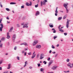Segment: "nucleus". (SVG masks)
Here are the masks:
<instances>
[{
	"label": "nucleus",
	"instance_id": "obj_22",
	"mask_svg": "<svg viewBox=\"0 0 73 73\" xmlns=\"http://www.w3.org/2000/svg\"><path fill=\"white\" fill-rule=\"evenodd\" d=\"M13 29V27H11L9 31V32H12V31Z\"/></svg>",
	"mask_w": 73,
	"mask_h": 73
},
{
	"label": "nucleus",
	"instance_id": "obj_12",
	"mask_svg": "<svg viewBox=\"0 0 73 73\" xmlns=\"http://www.w3.org/2000/svg\"><path fill=\"white\" fill-rule=\"evenodd\" d=\"M26 5L27 6H29V5L31 6V5H32V3H29L27 2L26 3Z\"/></svg>",
	"mask_w": 73,
	"mask_h": 73
},
{
	"label": "nucleus",
	"instance_id": "obj_58",
	"mask_svg": "<svg viewBox=\"0 0 73 73\" xmlns=\"http://www.w3.org/2000/svg\"><path fill=\"white\" fill-rule=\"evenodd\" d=\"M60 27H61V25H59V27H58V29H60Z\"/></svg>",
	"mask_w": 73,
	"mask_h": 73
},
{
	"label": "nucleus",
	"instance_id": "obj_47",
	"mask_svg": "<svg viewBox=\"0 0 73 73\" xmlns=\"http://www.w3.org/2000/svg\"><path fill=\"white\" fill-rule=\"evenodd\" d=\"M21 8H24V6H22L21 7Z\"/></svg>",
	"mask_w": 73,
	"mask_h": 73
},
{
	"label": "nucleus",
	"instance_id": "obj_42",
	"mask_svg": "<svg viewBox=\"0 0 73 73\" xmlns=\"http://www.w3.org/2000/svg\"><path fill=\"white\" fill-rule=\"evenodd\" d=\"M28 54H29V55H31L32 53L31 52H29L28 53Z\"/></svg>",
	"mask_w": 73,
	"mask_h": 73
},
{
	"label": "nucleus",
	"instance_id": "obj_56",
	"mask_svg": "<svg viewBox=\"0 0 73 73\" xmlns=\"http://www.w3.org/2000/svg\"><path fill=\"white\" fill-rule=\"evenodd\" d=\"M0 70H2V68L1 67H0Z\"/></svg>",
	"mask_w": 73,
	"mask_h": 73
},
{
	"label": "nucleus",
	"instance_id": "obj_53",
	"mask_svg": "<svg viewBox=\"0 0 73 73\" xmlns=\"http://www.w3.org/2000/svg\"><path fill=\"white\" fill-rule=\"evenodd\" d=\"M7 24H9L10 23V22H8V21H7Z\"/></svg>",
	"mask_w": 73,
	"mask_h": 73
},
{
	"label": "nucleus",
	"instance_id": "obj_29",
	"mask_svg": "<svg viewBox=\"0 0 73 73\" xmlns=\"http://www.w3.org/2000/svg\"><path fill=\"white\" fill-rule=\"evenodd\" d=\"M66 17H67V15H65L63 17V19H65L66 18Z\"/></svg>",
	"mask_w": 73,
	"mask_h": 73
},
{
	"label": "nucleus",
	"instance_id": "obj_30",
	"mask_svg": "<svg viewBox=\"0 0 73 73\" xmlns=\"http://www.w3.org/2000/svg\"><path fill=\"white\" fill-rule=\"evenodd\" d=\"M17 59L18 60H20V57L19 56H17Z\"/></svg>",
	"mask_w": 73,
	"mask_h": 73
},
{
	"label": "nucleus",
	"instance_id": "obj_62",
	"mask_svg": "<svg viewBox=\"0 0 73 73\" xmlns=\"http://www.w3.org/2000/svg\"><path fill=\"white\" fill-rule=\"evenodd\" d=\"M39 1H40L39 0H38L37 3H38V2H39Z\"/></svg>",
	"mask_w": 73,
	"mask_h": 73
},
{
	"label": "nucleus",
	"instance_id": "obj_32",
	"mask_svg": "<svg viewBox=\"0 0 73 73\" xmlns=\"http://www.w3.org/2000/svg\"><path fill=\"white\" fill-rule=\"evenodd\" d=\"M17 27H18V28H19V27H20V25L19 24H17Z\"/></svg>",
	"mask_w": 73,
	"mask_h": 73
},
{
	"label": "nucleus",
	"instance_id": "obj_5",
	"mask_svg": "<svg viewBox=\"0 0 73 73\" xmlns=\"http://www.w3.org/2000/svg\"><path fill=\"white\" fill-rule=\"evenodd\" d=\"M44 54H40V60H42L43 58H44Z\"/></svg>",
	"mask_w": 73,
	"mask_h": 73
},
{
	"label": "nucleus",
	"instance_id": "obj_34",
	"mask_svg": "<svg viewBox=\"0 0 73 73\" xmlns=\"http://www.w3.org/2000/svg\"><path fill=\"white\" fill-rule=\"evenodd\" d=\"M6 11H9V9L8 8H6Z\"/></svg>",
	"mask_w": 73,
	"mask_h": 73
},
{
	"label": "nucleus",
	"instance_id": "obj_48",
	"mask_svg": "<svg viewBox=\"0 0 73 73\" xmlns=\"http://www.w3.org/2000/svg\"><path fill=\"white\" fill-rule=\"evenodd\" d=\"M27 55V52H25V56L26 55Z\"/></svg>",
	"mask_w": 73,
	"mask_h": 73
},
{
	"label": "nucleus",
	"instance_id": "obj_20",
	"mask_svg": "<svg viewBox=\"0 0 73 73\" xmlns=\"http://www.w3.org/2000/svg\"><path fill=\"white\" fill-rule=\"evenodd\" d=\"M52 31H53V33H55L56 32V30H55V29L54 28H52Z\"/></svg>",
	"mask_w": 73,
	"mask_h": 73
},
{
	"label": "nucleus",
	"instance_id": "obj_51",
	"mask_svg": "<svg viewBox=\"0 0 73 73\" xmlns=\"http://www.w3.org/2000/svg\"><path fill=\"white\" fill-rule=\"evenodd\" d=\"M7 19V20H9V17H7V18H6Z\"/></svg>",
	"mask_w": 73,
	"mask_h": 73
},
{
	"label": "nucleus",
	"instance_id": "obj_50",
	"mask_svg": "<svg viewBox=\"0 0 73 73\" xmlns=\"http://www.w3.org/2000/svg\"><path fill=\"white\" fill-rule=\"evenodd\" d=\"M24 24V23H21V25H23Z\"/></svg>",
	"mask_w": 73,
	"mask_h": 73
},
{
	"label": "nucleus",
	"instance_id": "obj_57",
	"mask_svg": "<svg viewBox=\"0 0 73 73\" xmlns=\"http://www.w3.org/2000/svg\"><path fill=\"white\" fill-rule=\"evenodd\" d=\"M25 63V65H27V61H26Z\"/></svg>",
	"mask_w": 73,
	"mask_h": 73
},
{
	"label": "nucleus",
	"instance_id": "obj_27",
	"mask_svg": "<svg viewBox=\"0 0 73 73\" xmlns=\"http://www.w3.org/2000/svg\"><path fill=\"white\" fill-rule=\"evenodd\" d=\"M3 47V43H0V48H2Z\"/></svg>",
	"mask_w": 73,
	"mask_h": 73
},
{
	"label": "nucleus",
	"instance_id": "obj_18",
	"mask_svg": "<svg viewBox=\"0 0 73 73\" xmlns=\"http://www.w3.org/2000/svg\"><path fill=\"white\" fill-rule=\"evenodd\" d=\"M52 25L53 24L50 23L49 24V27H50V28H53V25Z\"/></svg>",
	"mask_w": 73,
	"mask_h": 73
},
{
	"label": "nucleus",
	"instance_id": "obj_28",
	"mask_svg": "<svg viewBox=\"0 0 73 73\" xmlns=\"http://www.w3.org/2000/svg\"><path fill=\"white\" fill-rule=\"evenodd\" d=\"M39 56H40V54H38L36 56V58H38V57H39Z\"/></svg>",
	"mask_w": 73,
	"mask_h": 73
},
{
	"label": "nucleus",
	"instance_id": "obj_54",
	"mask_svg": "<svg viewBox=\"0 0 73 73\" xmlns=\"http://www.w3.org/2000/svg\"><path fill=\"white\" fill-rule=\"evenodd\" d=\"M49 52V53H51V52H52V50H50Z\"/></svg>",
	"mask_w": 73,
	"mask_h": 73
},
{
	"label": "nucleus",
	"instance_id": "obj_55",
	"mask_svg": "<svg viewBox=\"0 0 73 73\" xmlns=\"http://www.w3.org/2000/svg\"><path fill=\"white\" fill-rule=\"evenodd\" d=\"M29 68L30 69H32V66H30Z\"/></svg>",
	"mask_w": 73,
	"mask_h": 73
},
{
	"label": "nucleus",
	"instance_id": "obj_14",
	"mask_svg": "<svg viewBox=\"0 0 73 73\" xmlns=\"http://www.w3.org/2000/svg\"><path fill=\"white\" fill-rule=\"evenodd\" d=\"M8 67L7 68V69H10V68H11V64H9L8 65Z\"/></svg>",
	"mask_w": 73,
	"mask_h": 73
},
{
	"label": "nucleus",
	"instance_id": "obj_10",
	"mask_svg": "<svg viewBox=\"0 0 73 73\" xmlns=\"http://www.w3.org/2000/svg\"><path fill=\"white\" fill-rule=\"evenodd\" d=\"M57 68V66H52V68L51 69H52L53 70H56V69Z\"/></svg>",
	"mask_w": 73,
	"mask_h": 73
},
{
	"label": "nucleus",
	"instance_id": "obj_60",
	"mask_svg": "<svg viewBox=\"0 0 73 73\" xmlns=\"http://www.w3.org/2000/svg\"><path fill=\"white\" fill-rule=\"evenodd\" d=\"M9 33H7V36H9Z\"/></svg>",
	"mask_w": 73,
	"mask_h": 73
},
{
	"label": "nucleus",
	"instance_id": "obj_17",
	"mask_svg": "<svg viewBox=\"0 0 73 73\" xmlns=\"http://www.w3.org/2000/svg\"><path fill=\"white\" fill-rule=\"evenodd\" d=\"M24 45L25 46H27V44L25 42L21 44V45Z\"/></svg>",
	"mask_w": 73,
	"mask_h": 73
},
{
	"label": "nucleus",
	"instance_id": "obj_4",
	"mask_svg": "<svg viewBox=\"0 0 73 73\" xmlns=\"http://www.w3.org/2000/svg\"><path fill=\"white\" fill-rule=\"evenodd\" d=\"M16 34H13L12 36L13 41V42H15V38H16Z\"/></svg>",
	"mask_w": 73,
	"mask_h": 73
},
{
	"label": "nucleus",
	"instance_id": "obj_36",
	"mask_svg": "<svg viewBox=\"0 0 73 73\" xmlns=\"http://www.w3.org/2000/svg\"><path fill=\"white\" fill-rule=\"evenodd\" d=\"M38 6V5L37 4V5H35V8H37Z\"/></svg>",
	"mask_w": 73,
	"mask_h": 73
},
{
	"label": "nucleus",
	"instance_id": "obj_52",
	"mask_svg": "<svg viewBox=\"0 0 73 73\" xmlns=\"http://www.w3.org/2000/svg\"><path fill=\"white\" fill-rule=\"evenodd\" d=\"M56 46H57V47H58V46H59V44H57V45Z\"/></svg>",
	"mask_w": 73,
	"mask_h": 73
},
{
	"label": "nucleus",
	"instance_id": "obj_43",
	"mask_svg": "<svg viewBox=\"0 0 73 73\" xmlns=\"http://www.w3.org/2000/svg\"><path fill=\"white\" fill-rule=\"evenodd\" d=\"M50 58H48L47 59L48 61H50Z\"/></svg>",
	"mask_w": 73,
	"mask_h": 73
},
{
	"label": "nucleus",
	"instance_id": "obj_9",
	"mask_svg": "<svg viewBox=\"0 0 73 73\" xmlns=\"http://www.w3.org/2000/svg\"><path fill=\"white\" fill-rule=\"evenodd\" d=\"M3 28V24H0V31L1 32L2 31V29Z\"/></svg>",
	"mask_w": 73,
	"mask_h": 73
},
{
	"label": "nucleus",
	"instance_id": "obj_15",
	"mask_svg": "<svg viewBox=\"0 0 73 73\" xmlns=\"http://www.w3.org/2000/svg\"><path fill=\"white\" fill-rule=\"evenodd\" d=\"M36 54H33V56L31 57L32 59L35 58V57H36Z\"/></svg>",
	"mask_w": 73,
	"mask_h": 73
},
{
	"label": "nucleus",
	"instance_id": "obj_16",
	"mask_svg": "<svg viewBox=\"0 0 73 73\" xmlns=\"http://www.w3.org/2000/svg\"><path fill=\"white\" fill-rule=\"evenodd\" d=\"M36 48H38V49H40L41 48V45H38L36 46Z\"/></svg>",
	"mask_w": 73,
	"mask_h": 73
},
{
	"label": "nucleus",
	"instance_id": "obj_11",
	"mask_svg": "<svg viewBox=\"0 0 73 73\" xmlns=\"http://www.w3.org/2000/svg\"><path fill=\"white\" fill-rule=\"evenodd\" d=\"M57 9H58V7H57L56 9V10L55 11V15L56 16H57V13H58V11H57Z\"/></svg>",
	"mask_w": 73,
	"mask_h": 73
},
{
	"label": "nucleus",
	"instance_id": "obj_3",
	"mask_svg": "<svg viewBox=\"0 0 73 73\" xmlns=\"http://www.w3.org/2000/svg\"><path fill=\"white\" fill-rule=\"evenodd\" d=\"M67 66H69L70 68H72L73 67V63L71 64L70 63H69L67 64Z\"/></svg>",
	"mask_w": 73,
	"mask_h": 73
},
{
	"label": "nucleus",
	"instance_id": "obj_13",
	"mask_svg": "<svg viewBox=\"0 0 73 73\" xmlns=\"http://www.w3.org/2000/svg\"><path fill=\"white\" fill-rule=\"evenodd\" d=\"M28 25L27 24H25L23 26V28H25V27L27 28L28 27V26H27Z\"/></svg>",
	"mask_w": 73,
	"mask_h": 73
},
{
	"label": "nucleus",
	"instance_id": "obj_2",
	"mask_svg": "<svg viewBox=\"0 0 73 73\" xmlns=\"http://www.w3.org/2000/svg\"><path fill=\"white\" fill-rule=\"evenodd\" d=\"M47 2H48L47 0H44L43 1V2H42V1H41L40 2V5L41 7L42 6V4L44 5H46V3Z\"/></svg>",
	"mask_w": 73,
	"mask_h": 73
},
{
	"label": "nucleus",
	"instance_id": "obj_19",
	"mask_svg": "<svg viewBox=\"0 0 73 73\" xmlns=\"http://www.w3.org/2000/svg\"><path fill=\"white\" fill-rule=\"evenodd\" d=\"M40 14V12L38 11H37L36 13V16H37V15H38Z\"/></svg>",
	"mask_w": 73,
	"mask_h": 73
},
{
	"label": "nucleus",
	"instance_id": "obj_38",
	"mask_svg": "<svg viewBox=\"0 0 73 73\" xmlns=\"http://www.w3.org/2000/svg\"><path fill=\"white\" fill-rule=\"evenodd\" d=\"M51 48H52V49H54V48H55V47H54V46L53 45H52Z\"/></svg>",
	"mask_w": 73,
	"mask_h": 73
},
{
	"label": "nucleus",
	"instance_id": "obj_39",
	"mask_svg": "<svg viewBox=\"0 0 73 73\" xmlns=\"http://www.w3.org/2000/svg\"><path fill=\"white\" fill-rule=\"evenodd\" d=\"M43 63H44V64H45V65L46 64V62L45 61H43Z\"/></svg>",
	"mask_w": 73,
	"mask_h": 73
},
{
	"label": "nucleus",
	"instance_id": "obj_31",
	"mask_svg": "<svg viewBox=\"0 0 73 73\" xmlns=\"http://www.w3.org/2000/svg\"><path fill=\"white\" fill-rule=\"evenodd\" d=\"M66 62H69V61H70V60L69 59H67L66 60Z\"/></svg>",
	"mask_w": 73,
	"mask_h": 73
},
{
	"label": "nucleus",
	"instance_id": "obj_33",
	"mask_svg": "<svg viewBox=\"0 0 73 73\" xmlns=\"http://www.w3.org/2000/svg\"><path fill=\"white\" fill-rule=\"evenodd\" d=\"M57 38V36H54V40H55L56 38Z\"/></svg>",
	"mask_w": 73,
	"mask_h": 73
},
{
	"label": "nucleus",
	"instance_id": "obj_41",
	"mask_svg": "<svg viewBox=\"0 0 73 73\" xmlns=\"http://www.w3.org/2000/svg\"><path fill=\"white\" fill-rule=\"evenodd\" d=\"M64 36H66V35H67V33H64Z\"/></svg>",
	"mask_w": 73,
	"mask_h": 73
},
{
	"label": "nucleus",
	"instance_id": "obj_23",
	"mask_svg": "<svg viewBox=\"0 0 73 73\" xmlns=\"http://www.w3.org/2000/svg\"><path fill=\"white\" fill-rule=\"evenodd\" d=\"M16 3L15 2H11L10 3V4L11 5H13V4H16Z\"/></svg>",
	"mask_w": 73,
	"mask_h": 73
},
{
	"label": "nucleus",
	"instance_id": "obj_21",
	"mask_svg": "<svg viewBox=\"0 0 73 73\" xmlns=\"http://www.w3.org/2000/svg\"><path fill=\"white\" fill-rule=\"evenodd\" d=\"M5 37H3L1 39L2 41H5Z\"/></svg>",
	"mask_w": 73,
	"mask_h": 73
},
{
	"label": "nucleus",
	"instance_id": "obj_59",
	"mask_svg": "<svg viewBox=\"0 0 73 73\" xmlns=\"http://www.w3.org/2000/svg\"><path fill=\"white\" fill-rule=\"evenodd\" d=\"M48 73H54L53 72H48Z\"/></svg>",
	"mask_w": 73,
	"mask_h": 73
},
{
	"label": "nucleus",
	"instance_id": "obj_49",
	"mask_svg": "<svg viewBox=\"0 0 73 73\" xmlns=\"http://www.w3.org/2000/svg\"><path fill=\"white\" fill-rule=\"evenodd\" d=\"M58 55V54H55V57H57V56Z\"/></svg>",
	"mask_w": 73,
	"mask_h": 73
},
{
	"label": "nucleus",
	"instance_id": "obj_45",
	"mask_svg": "<svg viewBox=\"0 0 73 73\" xmlns=\"http://www.w3.org/2000/svg\"><path fill=\"white\" fill-rule=\"evenodd\" d=\"M52 53L53 54H56V52L54 51L52 52Z\"/></svg>",
	"mask_w": 73,
	"mask_h": 73
},
{
	"label": "nucleus",
	"instance_id": "obj_61",
	"mask_svg": "<svg viewBox=\"0 0 73 73\" xmlns=\"http://www.w3.org/2000/svg\"><path fill=\"white\" fill-rule=\"evenodd\" d=\"M0 6L2 8H3V5H0Z\"/></svg>",
	"mask_w": 73,
	"mask_h": 73
},
{
	"label": "nucleus",
	"instance_id": "obj_63",
	"mask_svg": "<svg viewBox=\"0 0 73 73\" xmlns=\"http://www.w3.org/2000/svg\"><path fill=\"white\" fill-rule=\"evenodd\" d=\"M23 67H21V70H22V69H23Z\"/></svg>",
	"mask_w": 73,
	"mask_h": 73
},
{
	"label": "nucleus",
	"instance_id": "obj_26",
	"mask_svg": "<svg viewBox=\"0 0 73 73\" xmlns=\"http://www.w3.org/2000/svg\"><path fill=\"white\" fill-rule=\"evenodd\" d=\"M59 31L62 33L64 32V30L61 29H59Z\"/></svg>",
	"mask_w": 73,
	"mask_h": 73
},
{
	"label": "nucleus",
	"instance_id": "obj_64",
	"mask_svg": "<svg viewBox=\"0 0 73 73\" xmlns=\"http://www.w3.org/2000/svg\"><path fill=\"white\" fill-rule=\"evenodd\" d=\"M2 21V19H0V21Z\"/></svg>",
	"mask_w": 73,
	"mask_h": 73
},
{
	"label": "nucleus",
	"instance_id": "obj_6",
	"mask_svg": "<svg viewBox=\"0 0 73 73\" xmlns=\"http://www.w3.org/2000/svg\"><path fill=\"white\" fill-rule=\"evenodd\" d=\"M50 62H49L48 63V67H49L50 66V65L53 63V60H50Z\"/></svg>",
	"mask_w": 73,
	"mask_h": 73
},
{
	"label": "nucleus",
	"instance_id": "obj_7",
	"mask_svg": "<svg viewBox=\"0 0 73 73\" xmlns=\"http://www.w3.org/2000/svg\"><path fill=\"white\" fill-rule=\"evenodd\" d=\"M38 42V40H36V41H34L33 43V46H35V45H36V44H37Z\"/></svg>",
	"mask_w": 73,
	"mask_h": 73
},
{
	"label": "nucleus",
	"instance_id": "obj_1",
	"mask_svg": "<svg viewBox=\"0 0 73 73\" xmlns=\"http://www.w3.org/2000/svg\"><path fill=\"white\" fill-rule=\"evenodd\" d=\"M68 3H64V7L65 8L66 10V13H68L69 12V10L68 9Z\"/></svg>",
	"mask_w": 73,
	"mask_h": 73
},
{
	"label": "nucleus",
	"instance_id": "obj_40",
	"mask_svg": "<svg viewBox=\"0 0 73 73\" xmlns=\"http://www.w3.org/2000/svg\"><path fill=\"white\" fill-rule=\"evenodd\" d=\"M37 65L38 67H40V64H38Z\"/></svg>",
	"mask_w": 73,
	"mask_h": 73
},
{
	"label": "nucleus",
	"instance_id": "obj_44",
	"mask_svg": "<svg viewBox=\"0 0 73 73\" xmlns=\"http://www.w3.org/2000/svg\"><path fill=\"white\" fill-rule=\"evenodd\" d=\"M22 54H23V53H25V51H24V50L22 51Z\"/></svg>",
	"mask_w": 73,
	"mask_h": 73
},
{
	"label": "nucleus",
	"instance_id": "obj_24",
	"mask_svg": "<svg viewBox=\"0 0 73 73\" xmlns=\"http://www.w3.org/2000/svg\"><path fill=\"white\" fill-rule=\"evenodd\" d=\"M62 19V17H59L58 18V20H60Z\"/></svg>",
	"mask_w": 73,
	"mask_h": 73
},
{
	"label": "nucleus",
	"instance_id": "obj_8",
	"mask_svg": "<svg viewBox=\"0 0 73 73\" xmlns=\"http://www.w3.org/2000/svg\"><path fill=\"white\" fill-rule=\"evenodd\" d=\"M69 21H70V20H69L67 22L66 27L67 28H69Z\"/></svg>",
	"mask_w": 73,
	"mask_h": 73
},
{
	"label": "nucleus",
	"instance_id": "obj_25",
	"mask_svg": "<svg viewBox=\"0 0 73 73\" xmlns=\"http://www.w3.org/2000/svg\"><path fill=\"white\" fill-rule=\"evenodd\" d=\"M40 70L41 72H44V69L41 68L40 69Z\"/></svg>",
	"mask_w": 73,
	"mask_h": 73
},
{
	"label": "nucleus",
	"instance_id": "obj_35",
	"mask_svg": "<svg viewBox=\"0 0 73 73\" xmlns=\"http://www.w3.org/2000/svg\"><path fill=\"white\" fill-rule=\"evenodd\" d=\"M10 38V36L9 35H7V38H8V39H9Z\"/></svg>",
	"mask_w": 73,
	"mask_h": 73
},
{
	"label": "nucleus",
	"instance_id": "obj_46",
	"mask_svg": "<svg viewBox=\"0 0 73 73\" xmlns=\"http://www.w3.org/2000/svg\"><path fill=\"white\" fill-rule=\"evenodd\" d=\"M17 49V47L16 46H15L14 48V50H16Z\"/></svg>",
	"mask_w": 73,
	"mask_h": 73
},
{
	"label": "nucleus",
	"instance_id": "obj_37",
	"mask_svg": "<svg viewBox=\"0 0 73 73\" xmlns=\"http://www.w3.org/2000/svg\"><path fill=\"white\" fill-rule=\"evenodd\" d=\"M2 63H3V60H0V65H1Z\"/></svg>",
	"mask_w": 73,
	"mask_h": 73
}]
</instances>
